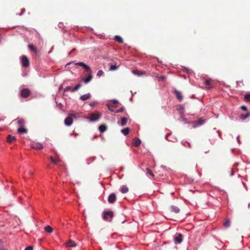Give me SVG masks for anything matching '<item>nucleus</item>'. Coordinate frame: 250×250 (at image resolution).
Wrapping results in <instances>:
<instances>
[{
  "mask_svg": "<svg viewBox=\"0 0 250 250\" xmlns=\"http://www.w3.org/2000/svg\"><path fill=\"white\" fill-rule=\"evenodd\" d=\"M101 115L98 112L90 113L89 114L88 116L86 118L88 119L90 122H95L98 121L101 118Z\"/></svg>",
  "mask_w": 250,
  "mask_h": 250,
  "instance_id": "1",
  "label": "nucleus"
},
{
  "mask_svg": "<svg viewBox=\"0 0 250 250\" xmlns=\"http://www.w3.org/2000/svg\"><path fill=\"white\" fill-rule=\"evenodd\" d=\"M21 62L23 67L26 68L29 66V61L25 55H22L20 57Z\"/></svg>",
  "mask_w": 250,
  "mask_h": 250,
  "instance_id": "2",
  "label": "nucleus"
},
{
  "mask_svg": "<svg viewBox=\"0 0 250 250\" xmlns=\"http://www.w3.org/2000/svg\"><path fill=\"white\" fill-rule=\"evenodd\" d=\"M30 146L31 148L37 150H40L43 148V146L42 144L35 142H31Z\"/></svg>",
  "mask_w": 250,
  "mask_h": 250,
  "instance_id": "3",
  "label": "nucleus"
},
{
  "mask_svg": "<svg viewBox=\"0 0 250 250\" xmlns=\"http://www.w3.org/2000/svg\"><path fill=\"white\" fill-rule=\"evenodd\" d=\"M75 64L83 67L88 73H91L92 72L90 67L83 62H76Z\"/></svg>",
  "mask_w": 250,
  "mask_h": 250,
  "instance_id": "4",
  "label": "nucleus"
},
{
  "mask_svg": "<svg viewBox=\"0 0 250 250\" xmlns=\"http://www.w3.org/2000/svg\"><path fill=\"white\" fill-rule=\"evenodd\" d=\"M30 94V91L28 89H23L21 91V96L23 98H26L28 97Z\"/></svg>",
  "mask_w": 250,
  "mask_h": 250,
  "instance_id": "5",
  "label": "nucleus"
},
{
  "mask_svg": "<svg viewBox=\"0 0 250 250\" xmlns=\"http://www.w3.org/2000/svg\"><path fill=\"white\" fill-rule=\"evenodd\" d=\"M192 123L194 124L193 127L195 128L203 125L205 123V120L200 119L197 121L193 122Z\"/></svg>",
  "mask_w": 250,
  "mask_h": 250,
  "instance_id": "6",
  "label": "nucleus"
},
{
  "mask_svg": "<svg viewBox=\"0 0 250 250\" xmlns=\"http://www.w3.org/2000/svg\"><path fill=\"white\" fill-rule=\"evenodd\" d=\"M116 200V196L115 193L110 194L108 198V201L110 204L114 203Z\"/></svg>",
  "mask_w": 250,
  "mask_h": 250,
  "instance_id": "7",
  "label": "nucleus"
},
{
  "mask_svg": "<svg viewBox=\"0 0 250 250\" xmlns=\"http://www.w3.org/2000/svg\"><path fill=\"white\" fill-rule=\"evenodd\" d=\"M174 243L175 244H180L183 241L182 235L180 233H178L174 238Z\"/></svg>",
  "mask_w": 250,
  "mask_h": 250,
  "instance_id": "8",
  "label": "nucleus"
},
{
  "mask_svg": "<svg viewBox=\"0 0 250 250\" xmlns=\"http://www.w3.org/2000/svg\"><path fill=\"white\" fill-rule=\"evenodd\" d=\"M73 119L70 116H68L64 120V124L66 126H70L72 125Z\"/></svg>",
  "mask_w": 250,
  "mask_h": 250,
  "instance_id": "9",
  "label": "nucleus"
},
{
  "mask_svg": "<svg viewBox=\"0 0 250 250\" xmlns=\"http://www.w3.org/2000/svg\"><path fill=\"white\" fill-rule=\"evenodd\" d=\"M113 216V213L112 211H105L104 212L103 217L105 220H107L108 217L112 218Z\"/></svg>",
  "mask_w": 250,
  "mask_h": 250,
  "instance_id": "10",
  "label": "nucleus"
},
{
  "mask_svg": "<svg viewBox=\"0 0 250 250\" xmlns=\"http://www.w3.org/2000/svg\"><path fill=\"white\" fill-rule=\"evenodd\" d=\"M65 245L67 247H75L77 246L76 243L72 240H69L68 242H67L65 243Z\"/></svg>",
  "mask_w": 250,
  "mask_h": 250,
  "instance_id": "11",
  "label": "nucleus"
},
{
  "mask_svg": "<svg viewBox=\"0 0 250 250\" xmlns=\"http://www.w3.org/2000/svg\"><path fill=\"white\" fill-rule=\"evenodd\" d=\"M92 79V76L91 75V73H88V76L86 78H83V80L85 83H87L91 81Z\"/></svg>",
  "mask_w": 250,
  "mask_h": 250,
  "instance_id": "12",
  "label": "nucleus"
},
{
  "mask_svg": "<svg viewBox=\"0 0 250 250\" xmlns=\"http://www.w3.org/2000/svg\"><path fill=\"white\" fill-rule=\"evenodd\" d=\"M141 143V140L138 138H134L132 141V144L135 146H139L140 145Z\"/></svg>",
  "mask_w": 250,
  "mask_h": 250,
  "instance_id": "13",
  "label": "nucleus"
},
{
  "mask_svg": "<svg viewBox=\"0 0 250 250\" xmlns=\"http://www.w3.org/2000/svg\"><path fill=\"white\" fill-rule=\"evenodd\" d=\"M174 93L176 95V96L177 97V98L179 100V101H181L182 99H183V96H182V94L181 93V92H180V91L177 90H174Z\"/></svg>",
  "mask_w": 250,
  "mask_h": 250,
  "instance_id": "14",
  "label": "nucleus"
},
{
  "mask_svg": "<svg viewBox=\"0 0 250 250\" xmlns=\"http://www.w3.org/2000/svg\"><path fill=\"white\" fill-rule=\"evenodd\" d=\"M91 97V94L90 93H87L81 96L80 99L82 101H85Z\"/></svg>",
  "mask_w": 250,
  "mask_h": 250,
  "instance_id": "15",
  "label": "nucleus"
},
{
  "mask_svg": "<svg viewBox=\"0 0 250 250\" xmlns=\"http://www.w3.org/2000/svg\"><path fill=\"white\" fill-rule=\"evenodd\" d=\"M204 83L208 88L212 87L211 80L210 79H207L205 81Z\"/></svg>",
  "mask_w": 250,
  "mask_h": 250,
  "instance_id": "16",
  "label": "nucleus"
},
{
  "mask_svg": "<svg viewBox=\"0 0 250 250\" xmlns=\"http://www.w3.org/2000/svg\"><path fill=\"white\" fill-rule=\"evenodd\" d=\"M127 122V119L125 117H123L121 119L120 123H119V124H120V125L122 126H125Z\"/></svg>",
  "mask_w": 250,
  "mask_h": 250,
  "instance_id": "17",
  "label": "nucleus"
},
{
  "mask_svg": "<svg viewBox=\"0 0 250 250\" xmlns=\"http://www.w3.org/2000/svg\"><path fill=\"white\" fill-rule=\"evenodd\" d=\"M171 209L172 211H173L176 213H179L180 212V209L176 206H172L171 207Z\"/></svg>",
  "mask_w": 250,
  "mask_h": 250,
  "instance_id": "18",
  "label": "nucleus"
},
{
  "mask_svg": "<svg viewBox=\"0 0 250 250\" xmlns=\"http://www.w3.org/2000/svg\"><path fill=\"white\" fill-rule=\"evenodd\" d=\"M121 191L123 193H127L128 191V188L125 186H123L121 188Z\"/></svg>",
  "mask_w": 250,
  "mask_h": 250,
  "instance_id": "19",
  "label": "nucleus"
},
{
  "mask_svg": "<svg viewBox=\"0 0 250 250\" xmlns=\"http://www.w3.org/2000/svg\"><path fill=\"white\" fill-rule=\"evenodd\" d=\"M16 140V138L15 136H12L11 135H8L7 137V141L9 143H11L13 141Z\"/></svg>",
  "mask_w": 250,
  "mask_h": 250,
  "instance_id": "20",
  "label": "nucleus"
},
{
  "mask_svg": "<svg viewBox=\"0 0 250 250\" xmlns=\"http://www.w3.org/2000/svg\"><path fill=\"white\" fill-rule=\"evenodd\" d=\"M106 126L104 125H101L99 126V130L101 133L106 131Z\"/></svg>",
  "mask_w": 250,
  "mask_h": 250,
  "instance_id": "21",
  "label": "nucleus"
},
{
  "mask_svg": "<svg viewBox=\"0 0 250 250\" xmlns=\"http://www.w3.org/2000/svg\"><path fill=\"white\" fill-rule=\"evenodd\" d=\"M17 123H18L19 125L21 127H22L24 124V121L22 119H17Z\"/></svg>",
  "mask_w": 250,
  "mask_h": 250,
  "instance_id": "22",
  "label": "nucleus"
},
{
  "mask_svg": "<svg viewBox=\"0 0 250 250\" xmlns=\"http://www.w3.org/2000/svg\"><path fill=\"white\" fill-rule=\"evenodd\" d=\"M18 132L20 134L25 133L27 132V130L21 127L18 129Z\"/></svg>",
  "mask_w": 250,
  "mask_h": 250,
  "instance_id": "23",
  "label": "nucleus"
},
{
  "mask_svg": "<svg viewBox=\"0 0 250 250\" xmlns=\"http://www.w3.org/2000/svg\"><path fill=\"white\" fill-rule=\"evenodd\" d=\"M50 159L52 161V162L55 164L57 165L58 164V163L60 161V160L59 158H57L56 159H55L52 157H50Z\"/></svg>",
  "mask_w": 250,
  "mask_h": 250,
  "instance_id": "24",
  "label": "nucleus"
},
{
  "mask_svg": "<svg viewBox=\"0 0 250 250\" xmlns=\"http://www.w3.org/2000/svg\"><path fill=\"white\" fill-rule=\"evenodd\" d=\"M129 132L128 128H125L121 130V132L125 135H127Z\"/></svg>",
  "mask_w": 250,
  "mask_h": 250,
  "instance_id": "25",
  "label": "nucleus"
},
{
  "mask_svg": "<svg viewBox=\"0 0 250 250\" xmlns=\"http://www.w3.org/2000/svg\"><path fill=\"white\" fill-rule=\"evenodd\" d=\"M44 229L46 232H47L49 233L52 232V231H53V229L50 226H47L45 227Z\"/></svg>",
  "mask_w": 250,
  "mask_h": 250,
  "instance_id": "26",
  "label": "nucleus"
},
{
  "mask_svg": "<svg viewBox=\"0 0 250 250\" xmlns=\"http://www.w3.org/2000/svg\"><path fill=\"white\" fill-rule=\"evenodd\" d=\"M28 48L31 51L34 52H37L36 48L35 46H34L32 44H29Z\"/></svg>",
  "mask_w": 250,
  "mask_h": 250,
  "instance_id": "27",
  "label": "nucleus"
},
{
  "mask_svg": "<svg viewBox=\"0 0 250 250\" xmlns=\"http://www.w3.org/2000/svg\"><path fill=\"white\" fill-rule=\"evenodd\" d=\"M115 40L118 42L120 43H123V39L119 36H116L115 37Z\"/></svg>",
  "mask_w": 250,
  "mask_h": 250,
  "instance_id": "28",
  "label": "nucleus"
},
{
  "mask_svg": "<svg viewBox=\"0 0 250 250\" xmlns=\"http://www.w3.org/2000/svg\"><path fill=\"white\" fill-rule=\"evenodd\" d=\"M81 86L80 84H77L73 89L71 90L72 92H74L75 91H77Z\"/></svg>",
  "mask_w": 250,
  "mask_h": 250,
  "instance_id": "29",
  "label": "nucleus"
},
{
  "mask_svg": "<svg viewBox=\"0 0 250 250\" xmlns=\"http://www.w3.org/2000/svg\"><path fill=\"white\" fill-rule=\"evenodd\" d=\"M230 222L229 220H226L225 222L224 223V226L226 227V228H228L230 226Z\"/></svg>",
  "mask_w": 250,
  "mask_h": 250,
  "instance_id": "30",
  "label": "nucleus"
},
{
  "mask_svg": "<svg viewBox=\"0 0 250 250\" xmlns=\"http://www.w3.org/2000/svg\"><path fill=\"white\" fill-rule=\"evenodd\" d=\"M146 172H147V175L148 176L153 177L154 176L153 173L149 168L146 169Z\"/></svg>",
  "mask_w": 250,
  "mask_h": 250,
  "instance_id": "31",
  "label": "nucleus"
},
{
  "mask_svg": "<svg viewBox=\"0 0 250 250\" xmlns=\"http://www.w3.org/2000/svg\"><path fill=\"white\" fill-rule=\"evenodd\" d=\"M117 101H116L115 100H113L110 102V103L109 104V106L110 105L114 106L115 105H116L117 104Z\"/></svg>",
  "mask_w": 250,
  "mask_h": 250,
  "instance_id": "32",
  "label": "nucleus"
},
{
  "mask_svg": "<svg viewBox=\"0 0 250 250\" xmlns=\"http://www.w3.org/2000/svg\"><path fill=\"white\" fill-rule=\"evenodd\" d=\"M250 116V113H247L245 115H242L241 118L242 119H245L248 118Z\"/></svg>",
  "mask_w": 250,
  "mask_h": 250,
  "instance_id": "33",
  "label": "nucleus"
},
{
  "mask_svg": "<svg viewBox=\"0 0 250 250\" xmlns=\"http://www.w3.org/2000/svg\"><path fill=\"white\" fill-rule=\"evenodd\" d=\"M117 68H118V66H116V65H111L110 66V70H112V71L115 70H116Z\"/></svg>",
  "mask_w": 250,
  "mask_h": 250,
  "instance_id": "34",
  "label": "nucleus"
},
{
  "mask_svg": "<svg viewBox=\"0 0 250 250\" xmlns=\"http://www.w3.org/2000/svg\"><path fill=\"white\" fill-rule=\"evenodd\" d=\"M245 100L247 101H250V93L245 95Z\"/></svg>",
  "mask_w": 250,
  "mask_h": 250,
  "instance_id": "35",
  "label": "nucleus"
},
{
  "mask_svg": "<svg viewBox=\"0 0 250 250\" xmlns=\"http://www.w3.org/2000/svg\"><path fill=\"white\" fill-rule=\"evenodd\" d=\"M104 74V72L102 70H100L98 71L97 75L99 77L102 76Z\"/></svg>",
  "mask_w": 250,
  "mask_h": 250,
  "instance_id": "36",
  "label": "nucleus"
},
{
  "mask_svg": "<svg viewBox=\"0 0 250 250\" xmlns=\"http://www.w3.org/2000/svg\"><path fill=\"white\" fill-rule=\"evenodd\" d=\"M73 89V88H72V87L70 86H66L64 91H71V90Z\"/></svg>",
  "mask_w": 250,
  "mask_h": 250,
  "instance_id": "37",
  "label": "nucleus"
},
{
  "mask_svg": "<svg viewBox=\"0 0 250 250\" xmlns=\"http://www.w3.org/2000/svg\"><path fill=\"white\" fill-rule=\"evenodd\" d=\"M124 107H122L119 109L116 110L115 113L122 112L124 111Z\"/></svg>",
  "mask_w": 250,
  "mask_h": 250,
  "instance_id": "38",
  "label": "nucleus"
},
{
  "mask_svg": "<svg viewBox=\"0 0 250 250\" xmlns=\"http://www.w3.org/2000/svg\"><path fill=\"white\" fill-rule=\"evenodd\" d=\"M69 116L71 117L72 118H77L78 116L75 113H70Z\"/></svg>",
  "mask_w": 250,
  "mask_h": 250,
  "instance_id": "39",
  "label": "nucleus"
},
{
  "mask_svg": "<svg viewBox=\"0 0 250 250\" xmlns=\"http://www.w3.org/2000/svg\"><path fill=\"white\" fill-rule=\"evenodd\" d=\"M169 136V134H167L166 136V139L169 141H172V142H174L175 141H176L177 139L176 138H174V139L173 140H170L169 138H168V137Z\"/></svg>",
  "mask_w": 250,
  "mask_h": 250,
  "instance_id": "40",
  "label": "nucleus"
},
{
  "mask_svg": "<svg viewBox=\"0 0 250 250\" xmlns=\"http://www.w3.org/2000/svg\"><path fill=\"white\" fill-rule=\"evenodd\" d=\"M133 73H134V74H137L138 75H139V76H140V75H142V74H145V73H144V72H138V71H137V73H136L135 71H133Z\"/></svg>",
  "mask_w": 250,
  "mask_h": 250,
  "instance_id": "41",
  "label": "nucleus"
},
{
  "mask_svg": "<svg viewBox=\"0 0 250 250\" xmlns=\"http://www.w3.org/2000/svg\"><path fill=\"white\" fill-rule=\"evenodd\" d=\"M186 142H182V144L184 146H186ZM187 144L188 145V146L190 147H191V145H190V144L188 142H187Z\"/></svg>",
  "mask_w": 250,
  "mask_h": 250,
  "instance_id": "42",
  "label": "nucleus"
},
{
  "mask_svg": "<svg viewBox=\"0 0 250 250\" xmlns=\"http://www.w3.org/2000/svg\"><path fill=\"white\" fill-rule=\"evenodd\" d=\"M33 247H31V246H29V247H26L24 250H33Z\"/></svg>",
  "mask_w": 250,
  "mask_h": 250,
  "instance_id": "43",
  "label": "nucleus"
},
{
  "mask_svg": "<svg viewBox=\"0 0 250 250\" xmlns=\"http://www.w3.org/2000/svg\"><path fill=\"white\" fill-rule=\"evenodd\" d=\"M241 108L244 111H246L247 109V107L244 105L241 106Z\"/></svg>",
  "mask_w": 250,
  "mask_h": 250,
  "instance_id": "44",
  "label": "nucleus"
},
{
  "mask_svg": "<svg viewBox=\"0 0 250 250\" xmlns=\"http://www.w3.org/2000/svg\"><path fill=\"white\" fill-rule=\"evenodd\" d=\"M107 106H108V109H109V110H110V111H112V112H115V111H114L113 109H112V108H111L110 107V106H109V104H107Z\"/></svg>",
  "mask_w": 250,
  "mask_h": 250,
  "instance_id": "45",
  "label": "nucleus"
},
{
  "mask_svg": "<svg viewBox=\"0 0 250 250\" xmlns=\"http://www.w3.org/2000/svg\"><path fill=\"white\" fill-rule=\"evenodd\" d=\"M182 120L185 123H189V122H187L186 119H182Z\"/></svg>",
  "mask_w": 250,
  "mask_h": 250,
  "instance_id": "46",
  "label": "nucleus"
},
{
  "mask_svg": "<svg viewBox=\"0 0 250 250\" xmlns=\"http://www.w3.org/2000/svg\"><path fill=\"white\" fill-rule=\"evenodd\" d=\"M24 11H25L24 9H22V12L20 14H19V15L21 16L24 12Z\"/></svg>",
  "mask_w": 250,
  "mask_h": 250,
  "instance_id": "47",
  "label": "nucleus"
},
{
  "mask_svg": "<svg viewBox=\"0 0 250 250\" xmlns=\"http://www.w3.org/2000/svg\"><path fill=\"white\" fill-rule=\"evenodd\" d=\"M95 104V103H90L89 104V105L92 106V107H93L94 106V105Z\"/></svg>",
  "mask_w": 250,
  "mask_h": 250,
  "instance_id": "48",
  "label": "nucleus"
},
{
  "mask_svg": "<svg viewBox=\"0 0 250 250\" xmlns=\"http://www.w3.org/2000/svg\"><path fill=\"white\" fill-rule=\"evenodd\" d=\"M237 140L239 144H240V143H241L240 141V140H239V136H238L237 137Z\"/></svg>",
  "mask_w": 250,
  "mask_h": 250,
  "instance_id": "49",
  "label": "nucleus"
},
{
  "mask_svg": "<svg viewBox=\"0 0 250 250\" xmlns=\"http://www.w3.org/2000/svg\"><path fill=\"white\" fill-rule=\"evenodd\" d=\"M165 79V77L162 76L160 78V80H164Z\"/></svg>",
  "mask_w": 250,
  "mask_h": 250,
  "instance_id": "50",
  "label": "nucleus"
},
{
  "mask_svg": "<svg viewBox=\"0 0 250 250\" xmlns=\"http://www.w3.org/2000/svg\"><path fill=\"white\" fill-rule=\"evenodd\" d=\"M72 62H68L67 63V65H69L70 64H71Z\"/></svg>",
  "mask_w": 250,
  "mask_h": 250,
  "instance_id": "51",
  "label": "nucleus"
},
{
  "mask_svg": "<svg viewBox=\"0 0 250 250\" xmlns=\"http://www.w3.org/2000/svg\"><path fill=\"white\" fill-rule=\"evenodd\" d=\"M71 53V52H69L68 55H70Z\"/></svg>",
  "mask_w": 250,
  "mask_h": 250,
  "instance_id": "52",
  "label": "nucleus"
}]
</instances>
